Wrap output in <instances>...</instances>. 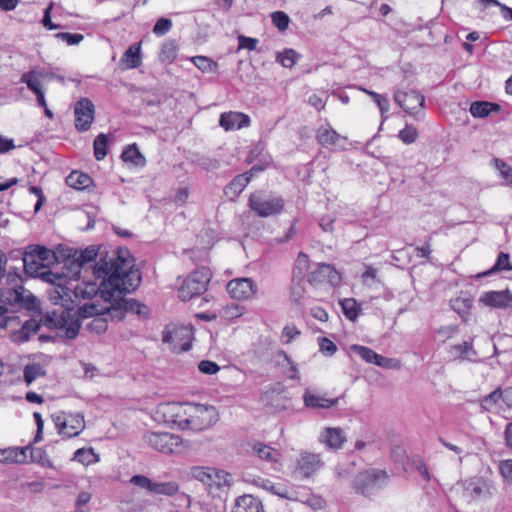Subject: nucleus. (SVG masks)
I'll return each instance as SVG.
<instances>
[{
	"label": "nucleus",
	"instance_id": "obj_26",
	"mask_svg": "<svg viewBox=\"0 0 512 512\" xmlns=\"http://www.w3.org/2000/svg\"><path fill=\"white\" fill-rule=\"evenodd\" d=\"M231 512H265L262 502L250 495L245 494L239 496L235 500V504L231 510Z\"/></svg>",
	"mask_w": 512,
	"mask_h": 512
},
{
	"label": "nucleus",
	"instance_id": "obj_47",
	"mask_svg": "<svg viewBox=\"0 0 512 512\" xmlns=\"http://www.w3.org/2000/svg\"><path fill=\"white\" fill-rule=\"evenodd\" d=\"M250 180L249 173L237 175L228 185L227 189L231 190L234 194H239L249 184Z\"/></svg>",
	"mask_w": 512,
	"mask_h": 512
},
{
	"label": "nucleus",
	"instance_id": "obj_5",
	"mask_svg": "<svg viewBox=\"0 0 512 512\" xmlns=\"http://www.w3.org/2000/svg\"><path fill=\"white\" fill-rule=\"evenodd\" d=\"M210 279L211 273L206 267L193 271L180 286L178 290L179 298L182 301H189L193 297L201 295L207 290Z\"/></svg>",
	"mask_w": 512,
	"mask_h": 512
},
{
	"label": "nucleus",
	"instance_id": "obj_57",
	"mask_svg": "<svg viewBox=\"0 0 512 512\" xmlns=\"http://www.w3.org/2000/svg\"><path fill=\"white\" fill-rule=\"evenodd\" d=\"M193 476L197 480L207 485H211L210 481L213 479L212 469L197 467L193 470Z\"/></svg>",
	"mask_w": 512,
	"mask_h": 512
},
{
	"label": "nucleus",
	"instance_id": "obj_14",
	"mask_svg": "<svg viewBox=\"0 0 512 512\" xmlns=\"http://www.w3.org/2000/svg\"><path fill=\"white\" fill-rule=\"evenodd\" d=\"M75 128L79 132H85L90 129L95 116V106L88 98H81L76 102L74 108Z\"/></svg>",
	"mask_w": 512,
	"mask_h": 512
},
{
	"label": "nucleus",
	"instance_id": "obj_22",
	"mask_svg": "<svg viewBox=\"0 0 512 512\" xmlns=\"http://www.w3.org/2000/svg\"><path fill=\"white\" fill-rule=\"evenodd\" d=\"M219 124L226 131L239 130L249 126L250 118L241 112H224L220 115Z\"/></svg>",
	"mask_w": 512,
	"mask_h": 512
},
{
	"label": "nucleus",
	"instance_id": "obj_13",
	"mask_svg": "<svg viewBox=\"0 0 512 512\" xmlns=\"http://www.w3.org/2000/svg\"><path fill=\"white\" fill-rule=\"evenodd\" d=\"M460 486L463 498L468 502L490 497L493 493V487L482 477L469 478Z\"/></svg>",
	"mask_w": 512,
	"mask_h": 512
},
{
	"label": "nucleus",
	"instance_id": "obj_37",
	"mask_svg": "<svg viewBox=\"0 0 512 512\" xmlns=\"http://www.w3.org/2000/svg\"><path fill=\"white\" fill-rule=\"evenodd\" d=\"M253 450L260 459L266 461H277L280 456L277 450L263 443H256L253 446Z\"/></svg>",
	"mask_w": 512,
	"mask_h": 512
},
{
	"label": "nucleus",
	"instance_id": "obj_21",
	"mask_svg": "<svg viewBox=\"0 0 512 512\" xmlns=\"http://www.w3.org/2000/svg\"><path fill=\"white\" fill-rule=\"evenodd\" d=\"M479 302L488 307L506 309L512 307V294L509 290L488 291L479 297Z\"/></svg>",
	"mask_w": 512,
	"mask_h": 512
},
{
	"label": "nucleus",
	"instance_id": "obj_7",
	"mask_svg": "<svg viewBox=\"0 0 512 512\" xmlns=\"http://www.w3.org/2000/svg\"><path fill=\"white\" fill-rule=\"evenodd\" d=\"M98 279H102L101 283L97 285L93 282H82L78 283V280H70L68 286L62 287V290L66 297H68L72 302L80 299H92L93 297L100 296L101 297V289L104 287V284L107 282L108 276L98 277Z\"/></svg>",
	"mask_w": 512,
	"mask_h": 512
},
{
	"label": "nucleus",
	"instance_id": "obj_9",
	"mask_svg": "<svg viewBox=\"0 0 512 512\" xmlns=\"http://www.w3.org/2000/svg\"><path fill=\"white\" fill-rule=\"evenodd\" d=\"M189 403L170 402L158 406L157 414L169 425L187 429Z\"/></svg>",
	"mask_w": 512,
	"mask_h": 512
},
{
	"label": "nucleus",
	"instance_id": "obj_61",
	"mask_svg": "<svg viewBox=\"0 0 512 512\" xmlns=\"http://www.w3.org/2000/svg\"><path fill=\"white\" fill-rule=\"evenodd\" d=\"M176 49L177 46L174 41H168L165 44H163L161 49V55L163 59H167L170 61L174 60V58L176 57Z\"/></svg>",
	"mask_w": 512,
	"mask_h": 512
},
{
	"label": "nucleus",
	"instance_id": "obj_38",
	"mask_svg": "<svg viewBox=\"0 0 512 512\" xmlns=\"http://www.w3.org/2000/svg\"><path fill=\"white\" fill-rule=\"evenodd\" d=\"M73 460L84 465H90L99 461V456L92 448H80L75 451Z\"/></svg>",
	"mask_w": 512,
	"mask_h": 512
},
{
	"label": "nucleus",
	"instance_id": "obj_18",
	"mask_svg": "<svg viewBox=\"0 0 512 512\" xmlns=\"http://www.w3.org/2000/svg\"><path fill=\"white\" fill-rule=\"evenodd\" d=\"M192 331L187 327H174L163 332L162 341L173 345V349L179 347L180 351H188L191 348Z\"/></svg>",
	"mask_w": 512,
	"mask_h": 512
},
{
	"label": "nucleus",
	"instance_id": "obj_46",
	"mask_svg": "<svg viewBox=\"0 0 512 512\" xmlns=\"http://www.w3.org/2000/svg\"><path fill=\"white\" fill-rule=\"evenodd\" d=\"M45 374L42 366L39 363L26 365L24 368V379L27 384L34 382L39 376Z\"/></svg>",
	"mask_w": 512,
	"mask_h": 512
},
{
	"label": "nucleus",
	"instance_id": "obj_19",
	"mask_svg": "<svg viewBox=\"0 0 512 512\" xmlns=\"http://www.w3.org/2000/svg\"><path fill=\"white\" fill-rule=\"evenodd\" d=\"M228 294L236 300H247L256 293V285L251 278H236L227 284Z\"/></svg>",
	"mask_w": 512,
	"mask_h": 512
},
{
	"label": "nucleus",
	"instance_id": "obj_25",
	"mask_svg": "<svg viewBox=\"0 0 512 512\" xmlns=\"http://www.w3.org/2000/svg\"><path fill=\"white\" fill-rule=\"evenodd\" d=\"M256 485L261 487L262 489L269 491L270 493L284 499L295 500V492L282 483H274L268 479H258L256 480Z\"/></svg>",
	"mask_w": 512,
	"mask_h": 512
},
{
	"label": "nucleus",
	"instance_id": "obj_53",
	"mask_svg": "<svg viewBox=\"0 0 512 512\" xmlns=\"http://www.w3.org/2000/svg\"><path fill=\"white\" fill-rule=\"evenodd\" d=\"M502 270H506V271L512 270V266H511V263L509 260V255L507 253H503V252L499 254L498 259H497L495 265L492 267V269L485 274L488 275V274H491L492 272L502 271Z\"/></svg>",
	"mask_w": 512,
	"mask_h": 512
},
{
	"label": "nucleus",
	"instance_id": "obj_34",
	"mask_svg": "<svg viewBox=\"0 0 512 512\" xmlns=\"http://www.w3.org/2000/svg\"><path fill=\"white\" fill-rule=\"evenodd\" d=\"M500 106L495 103L486 101L473 102L470 106V113L475 118H484L488 116L492 111H498Z\"/></svg>",
	"mask_w": 512,
	"mask_h": 512
},
{
	"label": "nucleus",
	"instance_id": "obj_11",
	"mask_svg": "<svg viewBox=\"0 0 512 512\" xmlns=\"http://www.w3.org/2000/svg\"><path fill=\"white\" fill-rule=\"evenodd\" d=\"M130 483L155 495L170 497L174 496L179 491V484L176 481L155 482L145 475L132 476Z\"/></svg>",
	"mask_w": 512,
	"mask_h": 512
},
{
	"label": "nucleus",
	"instance_id": "obj_55",
	"mask_svg": "<svg viewBox=\"0 0 512 512\" xmlns=\"http://www.w3.org/2000/svg\"><path fill=\"white\" fill-rule=\"evenodd\" d=\"M364 91L373 98L374 102L377 104L382 114H385L389 111V101L385 96L366 89H364Z\"/></svg>",
	"mask_w": 512,
	"mask_h": 512
},
{
	"label": "nucleus",
	"instance_id": "obj_6",
	"mask_svg": "<svg viewBox=\"0 0 512 512\" xmlns=\"http://www.w3.org/2000/svg\"><path fill=\"white\" fill-rule=\"evenodd\" d=\"M187 429L202 431L218 421V411L214 406L189 403Z\"/></svg>",
	"mask_w": 512,
	"mask_h": 512
},
{
	"label": "nucleus",
	"instance_id": "obj_31",
	"mask_svg": "<svg viewBox=\"0 0 512 512\" xmlns=\"http://www.w3.org/2000/svg\"><path fill=\"white\" fill-rule=\"evenodd\" d=\"M92 182V178L88 174L79 171H72L66 177V184L76 190L87 189L91 186Z\"/></svg>",
	"mask_w": 512,
	"mask_h": 512
},
{
	"label": "nucleus",
	"instance_id": "obj_48",
	"mask_svg": "<svg viewBox=\"0 0 512 512\" xmlns=\"http://www.w3.org/2000/svg\"><path fill=\"white\" fill-rule=\"evenodd\" d=\"M350 350L354 353L358 354L364 361L367 363H373L375 361L377 353L373 351L371 348L353 344L350 346Z\"/></svg>",
	"mask_w": 512,
	"mask_h": 512
},
{
	"label": "nucleus",
	"instance_id": "obj_58",
	"mask_svg": "<svg viewBox=\"0 0 512 512\" xmlns=\"http://www.w3.org/2000/svg\"><path fill=\"white\" fill-rule=\"evenodd\" d=\"M172 21L168 18H160L153 27V33L162 36L170 31Z\"/></svg>",
	"mask_w": 512,
	"mask_h": 512
},
{
	"label": "nucleus",
	"instance_id": "obj_39",
	"mask_svg": "<svg viewBox=\"0 0 512 512\" xmlns=\"http://www.w3.org/2000/svg\"><path fill=\"white\" fill-rule=\"evenodd\" d=\"M40 75L41 74L35 70L29 71L21 76V82L25 83L29 90L36 94L38 91L42 90L41 82L39 79Z\"/></svg>",
	"mask_w": 512,
	"mask_h": 512
},
{
	"label": "nucleus",
	"instance_id": "obj_10",
	"mask_svg": "<svg viewBox=\"0 0 512 512\" xmlns=\"http://www.w3.org/2000/svg\"><path fill=\"white\" fill-rule=\"evenodd\" d=\"M146 443L153 449L164 453H177L182 445L180 436L168 432H150L145 435Z\"/></svg>",
	"mask_w": 512,
	"mask_h": 512
},
{
	"label": "nucleus",
	"instance_id": "obj_42",
	"mask_svg": "<svg viewBox=\"0 0 512 512\" xmlns=\"http://www.w3.org/2000/svg\"><path fill=\"white\" fill-rule=\"evenodd\" d=\"M107 145H108V139L105 134L101 133L95 138L94 143H93L94 155L98 161H101L106 157Z\"/></svg>",
	"mask_w": 512,
	"mask_h": 512
},
{
	"label": "nucleus",
	"instance_id": "obj_52",
	"mask_svg": "<svg viewBox=\"0 0 512 512\" xmlns=\"http://www.w3.org/2000/svg\"><path fill=\"white\" fill-rule=\"evenodd\" d=\"M213 479L210 481L211 485L215 484L217 486L225 485L230 486L232 483V477L229 473H226L222 470L212 469Z\"/></svg>",
	"mask_w": 512,
	"mask_h": 512
},
{
	"label": "nucleus",
	"instance_id": "obj_49",
	"mask_svg": "<svg viewBox=\"0 0 512 512\" xmlns=\"http://www.w3.org/2000/svg\"><path fill=\"white\" fill-rule=\"evenodd\" d=\"M191 60L202 72H214L217 68V63L205 56H195Z\"/></svg>",
	"mask_w": 512,
	"mask_h": 512
},
{
	"label": "nucleus",
	"instance_id": "obj_63",
	"mask_svg": "<svg viewBox=\"0 0 512 512\" xmlns=\"http://www.w3.org/2000/svg\"><path fill=\"white\" fill-rule=\"evenodd\" d=\"M499 469L502 477L510 484H512V460H503L499 464Z\"/></svg>",
	"mask_w": 512,
	"mask_h": 512
},
{
	"label": "nucleus",
	"instance_id": "obj_51",
	"mask_svg": "<svg viewBox=\"0 0 512 512\" xmlns=\"http://www.w3.org/2000/svg\"><path fill=\"white\" fill-rule=\"evenodd\" d=\"M500 399H502L501 390L497 389L483 398L481 407L485 411H492L497 407Z\"/></svg>",
	"mask_w": 512,
	"mask_h": 512
},
{
	"label": "nucleus",
	"instance_id": "obj_60",
	"mask_svg": "<svg viewBox=\"0 0 512 512\" xmlns=\"http://www.w3.org/2000/svg\"><path fill=\"white\" fill-rule=\"evenodd\" d=\"M239 49H247L249 51H254L257 48L258 39L247 37L244 35L238 36Z\"/></svg>",
	"mask_w": 512,
	"mask_h": 512
},
{
	"label": "nucleus",
	"instance_id": "obj_41",
	"mask_svg": "<svg viewBox=\"0 0 512 512\" xmlns=\"http://www.w3.org/2000/svg\"><path fill=\"white\" fill-rule=\"evenodd\" d=\"M32 462L40 464L43 467L53 468L52 461L49 459L46 451L41 448H32L28 450Z\"/></svg>",
	"mask_w": 512,
	"mask_h": 512
},
{
	"label": "nucleus",
	"instance_id": "obj_54",
	"mask_svg": "<svg viewBox=\"0 0 512 512\" xmlns=\"http://www.w3.org/2000/svg\"><path fill=\"white\" fill-rule=\"evenodd\" d=\"M374 364L379 367L386 368V369H400V367H401L399 360H396L393 358H387L380 354L376 355Z\"/></svg>",
	"mask_w": 512,
	"mask_h": 512
},
{
	"label": "nucleus",
	"instance_id": "obj_45",
	"mask_svg": "<svg viewBox=\"0 0 512 512\" xmlns=\"http://www.w3.org/2000/svg\"><path fill=\"white\" fill-rule=\"evenodd\" d=\"M492 163H493L495 169H497L499 171V174L505 181V184L511 185L512 184V167H510L506 162H504L503 160H501L499 158H494L492 160Z\"/></svg>",
	"mask_w": 512,
	"mask_h": 512
},
{
	"label": "nucleus",
	"instance_id": "obj_29",
	"mask_svg": "<svg viewBox=\"0 0 512 512\" xmlns=\"http://www.w3.org/2000/svg\"><path fill=\"white\" fill-rule=\"evenodd\" d=\"M448 353L452 360L475 361L477 358V353L474 350L472 344L467 341L451 346Z\"/></svg>",
	"mask_w": 512,
	"mask_h": 512
},
{
	"label": "nucleus",
	"instance_id": "obj_17",
	"mask_svg": "<svg viewBox=\"0 0 512 512\" xmlns=\"http://www.w3.org/2000/svg\"><path fill=\"white\" fill-rule=\"evenodd\" d=\"M323 466L319 454L303 452L296 461L294 473L300 478H309Z\"/></svg>",
	"mask_w": 512,
	"mask_h": 512
},
{
	"label": "nucleus",
	"instance_id": "obj_56",
	"mask_svg": "<svg viewBox=\"0 0 512 512\" xmlns=\"http://www.w3.org/2000/svg\"><path fill=\"white\" fill-rule=\"evenodd\" d=\"M398 136L405 144H411L416 141L418 132L416 128L412 126H405L404 129L400 130Z\"/></svg>",
	"mask_w": 512,
	"mask_h": 512
},
{
	"label": "nucleus",
	"instance_id": "obj_35",
	"mask_svg": "<svg viewBox=\"0 0 512 512\" xmlns=\"http://www.w3.org/2000/svg\"><path fill=\"white\" fill-rule=\"evenodd\" d=\"M344 138H342L335 130H333L332 128H322V129H319L318 131V134H317V140L318 142L324 146V147H329V146H337L338 145V142L340 140H343Z\"/></svg>",
	"mask_w": 512,
	"mask_h": 512
},
{
	"label": "nucleus",
	"instance_id": "obj_64",
	"mask_svg": "<svg viewBox=\"0 0 512 512\" xmlns=\"http://www.w3.org/2000/svg\"><path fill=\"white\" fill-rule=\"evenodd\" d=\"M298 335H300V331L297 329L295 325H286L282 331V338L284 343L288 344L293 339H295Z\"/></svg>",
	"mask_w": 512,
	"mask_h": 512
},
{
	"label": "nucleus",
	"instance_id": "obj_8",
	"mask_svg": "<svg viewBox=\"0 0 512 512\" xmlns=\"http://www.w3.org/2000/svg\"><path fill=\"white\" fill-rule=\"evenodd\" d=\"M386 481V472L382 470H367L356 476L354 488L358 493L369 496L380 490Z\"/></svg>",
	"mask_w": 512,
	"mask_h": 512
},
{
	"label": "nucleus",
	"instance_id": "obj_16",
	"mask_svg": "<svg viewBox=\"0 0 512 512\" xmlns=\"http://www.w3.org/2000/svg\"><path fill=\"white\" fill-rule=\"evenodd\" d=\"M341 278L337 270L330 264L316 263L307 276V281L311 285L329 283L337 285Z\"/></svg>",
	"mask_w": 512,
	"mask_h": 512
},
{
	"label": "nucleus",
	"instance_id": "obj_28",
	"mask_svg": "<svg viewBox=\"0 0 512 512\" xmlns=\"http://www.w3.org/2000/svg\"><path fill=\"white\" fill-rule=\"evenodd\" d=\"M142 63L141 48L139 44L131 45L120 59L119 66L123 70L138 68Z\"/></svg>",
	"mask_w": 512,
	"mask_h": 512
},
{
	"label": "nucleus",
	"instance_id": "obj_23",
	"mask_svg": "<svg viewBox=\"0 0 512 512\" xmlns=\"http://www.w3.org/2000/svg\"><path fill=\"white\" fill-rule=\"evenodd\" d=\"M319 441L328 449L337 450L346 441L344 431L339 427H327L319 435Z\"/></svg>",
	"mask_w": 512,
	"mask_h": 512
},
{
	"label": "nucleus",
	"instance_id": "obj_3",
	"mask_svg": "<svg viewBox=\"0 0 512 512\" xmlns=\"http://www.w3.org/2000/svg\"><path fill=\"white\" fill-rule=\"evenodd\" d=\"M122 251L125 250L120 249L118 251H112L111 253L102 251L99 252L96 246L93 245L87 247L85 250L75 251L72 257L67 259L66 265L68 266V272L63 273V276L65 278H69L70 280H78L80 277L81 269L92 261H95L93 266V273L95 276H97L95 269L101 259L107 257V260H109L112 255H118Z\"/></svg>",
	"mask_w": 512,
	"mask_h": 512
},
{
	"label": "nucleus",
	"instance_id": "obj_44",
	"mask_svg": "<svg viewBox=\"0 0 512 512\" xmlns=\"http://www.w3.org/2000/svg\"><path fill=\"white\" fill-rule=\"evenodd\" d=\"M299 57L300 56L295 50L285 49L283 52L277 53L276 60L280 62L284 67L291 68L296 64Z\"/></svg>",
	"mask_w": 512,
	"mask_h": 512
},
{
	"label": "nucleus",
	"instance_id": "obj_36",
	"mask_svg": "<svg viewBox=\"0 0 512 512\" xmlns=\"http://www.w3.org/2000/svg\"><path fill=\"white\" fill-rule=\"evenodd\" d=\"M343 314L351 321H355L361 311L360 305L353 298H345L340 301Z\"/></svg>",
	"mask_w": 512,
	"mask_h": 512
},
{
	"label": "nucleus",
	"instance_id": "obj_20",
	"mask_svg": "<svg viewBox=\"0 0 512 512\" xmlns=\"http://www.w3.org/2000/svg\"><path fill=\"white\" fill-rule=\"evenodd\" d=\"M395 102L409 114H416L418 108L424 106V96L415 90L394 92Z\"/></svg>",
	"mask_w": 512,
	"mask_h": 512
},
{
	"label": "nucleus",
	"instance_id": "obj_30",
	"mask_svg": "<svg viewBox=\"0 0 512 512\" xmlns=\"http://www.w3.org/2000/svg\"><path fill=\"white\" fill-rule=\"evenodd\" d=\"M8 300L26 309L32 308L36 303V297L22 286L13 289L9 293Z\"/></svg>",
	"mask_w": 512,
	"mask_h": 512
},
{
	"label": "nucleus",
	"instance_id": "obj_32",
	"mask_svg": "<svg viewBox=\"0 0 512 512\" xmlns=\"http://www.w3.org/2000/svg\"><path fill=\"white\" fill-rule=\"evenodd\" d=\"M27 250L32 253L33 256H35L36 260L42 262L45 266L50 269V265L54 263L56 260L55 254L43 247L38 245H30L27 247Z\"/></svg>",
	"mask_w": 512,
	"mask_h": 512
},
{
	"label": "nucleus",
	"instance_id": "obj_33",
	"mask_svg": "<svg viewBox=\"0 0 512 512\" xmlns=\"http://www.w3.org/2000/svg\"><path fill=\"white\" fill-rule=\"evenodd\" d=\"M121 158L126 163H132L135 166L142 167L145 165V157L141 154L136 144L127 146L122 154Z\"/></svg>",
	"mask_w": 512,
	"mask_h": 512
},
{
	"label": "nucleus",
	"instance_id": "obj_50",
	"mask_svg": "<svg viewBox=\"0 0 512 512\" xmlns=\"http://www.w3.org/2000/svg\"><path fill=\"white\" fill-rule=\"evenodd\" d=\"M271 20L273 25L281 32L287 30L290 23L289 16L283 11L271 13Z\"/></svg>",
	"mask_w": 512,
	"mask_h": 512
},
{
	"label": "nucleus",
	"instance_id": "obj_12",
	"mask_svg": "<svg viewBox=\"0 0 512 512\" xmlns=\"http://www.w3.org/2000/svg\"><path fill=\"white\" fill-rule=\"evenodd\" d=\"M23 265L27 275L31 277H39L51 284H57V281L64 277L63 273H54L42 262L39 260L37 261L35 256H33L27 249L23 255Z\"/></svg>",
	"mask_w": 512,
	"mask_h": 512
},
{
	"label": "nucleus",
	"instance_id": "obj_40",
	"mask_svg": "<svg viewBox=\"0 0 512 512\" xmlns=\"http://www.w3.org/2000/svg\"><path fill=\"white\" fill-rule=\"evenodd\" d=\"M311 268L309 258L304 253H299L293 269L294 279L303 280L304 272Z\"/></svg>",
	"mask_w": 512,
	"mask_h": 512
},
{
	"label": "nucleus",
	"instance_id": "obj_27",
	"mask_svg": "<svg viewBox=\"0 0 512 512\" xmlns=\"http://www.w3.org/2000/svg\"><path fill=\"white\" fill-rule=\"evenodd\" d=\"M303 401L306 407L313 409H328L338 403V398L329 399L324 396L313 393L310 389H306L303 395Z\"/></svg>",
	"mask_w": 512,
	"mask_h": 512
},
{
	"label": "nucleus",
	"instance_id": "obj_62",
	"mask_svg": "<svg viewBox=\"0 0 512 512\" xmlns=\"http://www.w3.org/2000/svg\"><path fill=\"white\" fill-rule=\"evenodd\" d=\"M319 346L320 351L328 356L333 355L337 350L335 343L326 337L319 339Z\"/></svg>",
	"mask_w": 512,
	"mask_h": 512
},
{
	"label": "nucleus",
	"instance_id": "obj_24",
	"mask_svg": "<svg viewBox=\"0 0 512 512\" xmlns=\"http://www.w3.org/2000/svg\"><path fill=\"white\" fill-rule=\"evenodd\" d=\"M30 445L20 447H8L0 449V463L3 464H24L27 463L28 450Z\"/></svg>",
	"mask_w": 512,
	"mask_h": 512
},
{
	"label": "nucleus",
	"instance_id": "obj_2",
	"mask_svg": "<svg viewBox=\"0 0 512 512\" xmlns=\"http://www.w3.org/2000/svg\"><path fill=\"white\" fill-rule=\"evenodd\" d=\"M95 273L98 277L108 276L101 289V298L110 303V309L141 313L143 306L136 300L125 297L136 290L141 282L140 271L133 268L128 251L112 255L109 260L107 257L102 258L96 266Z\"/></svg>",
	"mask_w": 512,
	"mask_h": 512
},
{
	"label": "nucleus",
	"instance_id": "obj_43",
	"mask_svg": "<svg viewBox=\"0 0 512 512\" xmlns=\"http://www.w3.org/2000/svg\"><path fill=\"white\" fill-rule=\"evenodd\" d=\"M7 309L0 306V331L4 329H15L19 326V317L15 315H7Z\"/></svg>",
	"mask_w": 512,
	"mask_h": 512
},
{
	"label": "nucleus",
	"instance_id": "obj_59",
	"mask_svg": "<svg viewBox=\"0 0 512 512\" xmlns=\"http://www.w3.org/2000/svg\"><path fill=\"white\" fill-rule=\"evenodd\" d=\"M56 38L66 42L68 45H76V44H79L84 36L82 34H79V33H68V32H60V33H57L56 35Z\"/></svg>",
	"mask_w": 512,
	"mask_h": 512
},
{
	"label": "nucleus",
	"instance_id": "obj_15",
	"mask_svg": "<svg viewBox=\"0 0 512 512\" xmlns=\"http://www.w3.org/2000/svg\"><path fill=\"white\" fill-rule=\"evenodd\" d=\"M53 420L59 433L68 438L77 436L85 426L84 418L80 414H70L66 417L65 413H60L54 415Z\"/></svg>",
	"mask_w": 512,
	"mask_h": 512
},
{
	"label": "nucleus",
	"instance_id": "obj_1",
	"mask_svg": "<svg viewBox=\"0 0 512 512\" xmlns=\"http://www.w3.org/2000/svg\"><path fill=\"white\" fill-rule=\"evenodd\" d=\"M110 307H100L94 301L84 304L78 310L58 306L52 311L43 314L39 321L36 319L27 320L20 329L10 333V339L14 343H23L30 339L31 335L37 334L43 325L48 329H54L60 337L74 339L80 329V318L93 317L89 324L92 331L102 333L107 330V321L103 317L104 311Z\"/></svg>",
	"mask_w": 512,
	"mask_h": 512
},
{
	"label": "nucleus",
	"instance_id": "obj_4",
	"mask_svg": "<svg viewBox=\"0 0 512 512\" xmlns=\"http://www.w3.org/2000/svg\"><path fill=\"white\" fill-rule=\"evenodd\" d=\"M249 207L259 217H270L283 210L284 200L278 195L257 191L250 195Z\"/></svg>",
	"mask_w": 512,
	"mask_h": 512
}]
</instances>
